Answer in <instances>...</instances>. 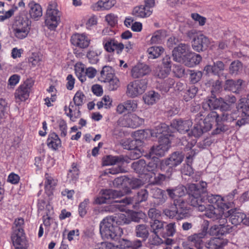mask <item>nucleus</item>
<instances>
[{"label": "nucleus", "mask_w": 249, "mask_h": 249, "mask_svg": "<svg viewBox=\"0 0 249 249\" xmlns=\"http://www.w3.org/2000/svg\"><path fill=\"white\" fill-rule=\"evenodd\" d=\"M154 133H151V129L139 130L135 131L133 136L135 140L127 141V142L131 143V144H135L137 142H141L147 138L151 137V135H154Z\"/></svg>", "instance_id": "obj_31"}, {"label": "nucleus", "mask_w": 249, "mask_h": 249, "mask_svg": "<svg viewBox=\"0 0 249 249\" xmlns=\"http://www.w3.org/2000/svg\"><path fill=\"white\" fill-rule=\"evenodd\" d=\"M166 36V32L164 30H159L155 32L150 39L151 44H160Z\"/></svg>", "instance_id": "obj_47"}, {"label": "nucleus", "mask_w": 249, "mask_h": 249, "mask_svg": "<svg viewBox=\"0 0 249 249\" xmlns=\"http://www.w3.org/2000/svg\"><path fill=\"white\" fill-rule=\"evenodd\" d=\"M114 220L115 224L118 226L130 223V219L128 218V215L123 213H119L115 216H112Z\"/></svg>", "instance_id": "obj_53"}, {"label": "nucleus", "mask_w": 249, "mask_h": 249, "mask_svg": "<svg viewBox=\"0 0 249 249\" xmlns=\"http://www.w3.org/2000/svg\"><path fill=\"white\" fill-rule=\"evenodd\" d=\"M224 213L223 210L216 209L213 205L205 206V215L213 221L219 220L220 224L211 226L208 230L209 222L207 220H203V233L205 232L211 235L221 236L229 233L231 227L229 225H225L227 219L224 218Z\"/></svg>", "instance_id": "obj_1"}, {"label": "nucleus", "mask_w": 249, "mask_h": 249, "mask_svg": "<svg viewBox=\"0 0 249 249\" xmlns=\"http://www.w3.org/2000/svg\"><path fill=\"white\" fill-rule=\"evenodd\" d=\"M228 217H229V220L232 225L237 226L241 223L244 224V219L246 217V214L240 212L239 209H231L224 213V218Z\"/></svg>", "instance_id": "obj_15"}, {"label": "nucleus", "mask_w": 249, "mask_h": 249, "mask_svg": "<svg viewBox=\"0 0 249 249\" xmlns=\"http://www.w3.org/2000/svg\"><path fill=\"white\" fill-rule=\"evenodd\" d=\"M193 123L190 120L175 119L171 123V127L175 128L180 133L188 132L192 127Z\"/></svg>", "instance_id": "obj_21"}, {"label": "nucleus", "mask_w": 249, "mask_h": 249, "mask_svg": "<svg viewBox=\"0 0 249 249\" xmlns=\"http://www.w3.org/2000/svg\"><path fill=\"white\" fill-rule=\"evenodd\" d=\"M150 71V69L147 65L139 64L132 68L131 75L134 78H138L148 74Z\"/></svg>", "instance_id": "obj_28"}, {"label": "nucleus", "mask_w": 249, "mask_h": 249, "mask_svg": "<svg viewBox=\"0 0 249 249\" xmlns=\"http://www.w3.org/2000/svg\"><path fill=\"white\" fill-rule=\"evenodd\" d=\"M152 193L154 198L159 199V203L162 204L165 201L166 196L164 191L159 188H155L152 189Z\"/></svg>", "instance_id": "obj_57"}, {"label": "nucleus", "mask_w": 249, "mask_h": 249, "mask_svg": "<svg viewBox=\"0 0 249 249\" xmlns=\"http://www.w3.org/2000/svg\"><path fill=\"white\" fill-rule=\"evenodd\" d=\"M112 216L105 218L100 224V232L105 239L116 240L121 236L122 229L114 223Z\"/></svg>", "instance_id": "obj_3"}, {"label": "nucleus", "mask_w": 249, "mask_h": 249, "mask_svg": "<svg viewBox=\"0 0 249 249\" xmlns=\"http://www.w3.org/2000/svg\"><path fill=\"white\" fill-rule=\"evenodd\" d=\"M238 116V112H224L221 116H219V118L222 122H231L236 120Z\"/></svg>", "instance_id": "obj_56"}, {"label": "nucleus", "mask_w": 249, "mask_h": 249, "mask_svg": "<svg viewBox=\"0 0 249 249\" xmlns=\"http://www.w3.org/2000/svg\"><path fill=\"white\" fill-rule=\"evenodd\" d=\"M187 241L191 242L197 249L202 248V233H194L187 237Z\"/></svg>", "instance_id": "obj_41"}, {"label": "nucleus", "mask_w": 249, "mask_h": 249, "mask_svg": "<svg viewBox=\"0 0 249 249\" xmlns=\"http://www.w3.org/2000/svg\"><path fill=\"white\" fill-rule=\"evenodd\" d=\"M238 191L236 189L233 190L224 197H222L223 201L222 203V209H228L235 205L236 202L234 200V196L237 194Z\"/></svg>", "instance_id": "obj_30"}, {"label": "nucleus", "mask_w": 249, "mask_h": 249, "mask_svg": "<svg viewBox=\"0 0 249 249\" xmlns=\"http://www.w3.org/2000/svg\"><path fill=\"white\" fill-rule=\"evenodd\" d=\"M176 232V225L175 222L170 223L166 225L162 233L163 238L173 237Z\"/></svg>", "instance_id": "obj_48"}, {"label": "nucleus", "mask_w": 249, "mask_h": 249, "mask_svg": "<svg viewBox=\"0 0 249 249\" xmlns=\"http://www.w3.org/2000/svg\"><path fill=\"white\" fill-rule=\"evenodd\" d=\"M29 13L31 18L38 20L42 16V10L41 6L32 1L29 3Z\"/></svg>", "instance_id": "obj_29"}, {"label": "nucleus", "mask_w": 249, "mask_h": 249, "mask_svg": "<svg viewBox=\"0 0 249 249\" xmlns=\"http://www.w3.org/2000/svg\"><path fill=\"white\" fill-rule=\"evenodd\" d=\"M164 221L155 219L150 222L151 231L154 234H160L161 236L164 230Z\"/></svg>", "instance_id": "obj_40"}, {"label": "nucleus", "mask_w": 249, "mask_h": 249, "mask_svg": "<svg viewBox=\"0 0 249 249\" xmlns=\"http://www.w3.org/2000/svg\"><path fill=\"white\" fill-rule=\"evenodd\" d=\"M31 21L27 18L19 19L13 25V33L16 37L19 39L25 38L30 30Z\"/></svg>", "instance_id": "obj_8"}, {"label": "nucleus", "mask_w": 249, "mask_h": 249, "mask_svg": "<svg viewBox=\"0 0 249 249\" xmlns=\"http://www.w3.org/2000/svg\"><path fill=\"white\" fill-rule=\"evenodd\" d=\"M170 139L168 137L162 138L160 137L159 140V144L156 146H153L150 152V157L154 159V155L162 157L164 156L165 153L168 151L171 145Z\"/></svg>", "instance_id": "obj_10"}, {"label": "nucleus", "mask_w": 249, "mask_h": 249, "mask_svg": "<svg viewBox=\"0 0 249 249\" xmlns=\"http://www.w3.org/2000/svg\"><path fill=\"white\" fill-rule=\"evenodd\" d=\"M132 168L141 176L145 177L146 162L143 160H140L132 163Z\"/></svg>", "instance_id": "obj_43"}, {"label": "nucleus", "mask_w": 249, "mask_h": 249, "mask_svg": "<svg viewBox=\"0 0 249 249\" xmlns=\"http://www.w3.org/2000/svg\"><path fill=\"white\" fill-rule=\"evenodd\" d=\"M38 210H45L46 215L43 217V224L46 227H49L51 225L52 215L53 213V208L50 204H46L43 200H39L38 202Z\"/></svg>", "instance_id": "obj_20"}, {"label": "nucleus", "mask_w": 249, "mask_h": 249, "mask_svg": "<svg viewBox=\"0 0 249 249\" xmlns=\"http://www.w3.org/2000/svg\"><path fill=\"white\" fill-rule=\"evenodd\" d=\"M211 98L209 99L207 101V104L210 109L218 108L220 104L221 98H216V95H212Z\"/></svg>", "instance_id": "obj_61"}, {"label": "nucleus", "mask_w": 249, "mask_h": 249, "mask_svg": "<svg viewBox=\"0 0 249 249\" xmlns=\"http://www.w3.org/2000/svg\"><path fill=\"white\" fill-rule=\"evenodd\" d=\"M242 64L238 61L232 62L230 66V72L231 74L236 75L242 71Z\"/></svg>", "instance_id": "obj_59"}, {"label": "nucleus", "mask_w": 249, "mask_h": 249, "mask_svg": "<svg viewBox=\"0 0 249 249\" xmlns=\"http://www.w3.org/2000/svg\"><path fill=\"white\" fill-rule=\"evenodd\" d=\"M79 170L77 167L72 164L71 168L69 170L68 173V178L69 179V181H74L78 177Z\"/></svg>", "instance_id": "obj_64"}, {"label": "nucleus", "mask_w": 249, "mask_h": 249, "mask_svg": "<svg viewBox=\"0 0 249 249\" xmlns=\"http://www.w3.org/2000/svg\"><path fill=\"white\" fill-rule=\"evenodd\" d=\"M142 98L145 104L148 105H152L159 100V95L155 91H150L145 93L143 96Z\"/></svg>", "instance_id": "obj_46"}, {"label": "nucleus", "mask_w": 249, "mask_h": 249, "mask_svg": "<svg viewBox=\"0 0 249 249\" xmlns=\"http://www.w3.org/2000/svg\"><path fill=\"white\" fill-rule=\"evenodd\" d=\"M135 232L137 237L143 239L147 238L149 235L147 226L144 224L137 225L135 228Z\"/></svg>", "instance_id": "obj_50"}, {"label": "nucleus", "mask_w": 249, "mask_h": 249, "mask_svg": "<svg viewBox=\"0 0 249 249\" xmlns=\"http://www.w3.org/2000/svg\"><path fill=\"white\" fill-rule=\"evenodd\" d=\"M171 176V172H169L167 170L166 175L159 174L156 176V174H155V176H150L149 178H146V181H148V182L151 183L160 184L163 181L165 180L166 178H169Z\"/></svg>", "instance_id": "obj_42"}, {"label": "nucleus", "mask_w": 249, "mask_h": 249, "mask_svg": "<svg viewBox=\"0 0 249 249\" xmlns=\"http://www.w3.org/2000/svg\"><path fill=\"white\" fill-rule=\"evenodd\" d=\"M110 69L108 67H104L101 71V81L104 82H108V88L109 90H115L120 86L119 79L113 77L111 73H108L107 71Z\"/></svg>", "instance_id": "obj_13"}, {"label": "nucleus", "mask_w": 249, "mask_h": 249, "mask_svg": "<svg viewBox=\"0 0 249 249\" xmlns=\"http://www.w3.org/2000/svg\"><path fill=\"white\" fill-rule=\"evenodd\" d=\"M119 245L122 248H129L130 249H138L142 247V243L140 240L131 241L127 239H121L119 241Z\"/></svg>", "instance_id": "obj_38"}, {"label": "nucleus", "mask_w": 249, "mask_h": 249, "mask_svg": "<svg viewBox=\"0 0 249 249\" xmlns=\"http://www.w3.org/2000/svg\"><path fill=\"white\" fill-rule=\"evenodd\" d=\"M123 158L118 156H107L103 160V165L107 166L114 165L122 161Z\"/></svg>", "instance_id": "obj_60"}, {"label": "nucleus", "mask_w": 249, "mask_h": 249, "mask_svg": "<svg viewBox=\"0 0 249 249\" xmlns=\"http://www.w3.org/2000/svg\"><path fill=\"white\" fill-rule=\"evenodd\" d=\"M116 40L110 38H104L103 44L105 49L108 52L111 53L114 51Z\"/></svg>", "instance_id": "obj_58"}, {"label": "nucleus", "mask_w": 249, "mask_h": 249, "mask_svg": "<svg viewBox=\"0 0 249 249\" xmlns=\"http://www.w3.org/2000/svg\"><path fill=\"white\" fill-rule=\"evenodd\" d=\"M85 100V96L80 90L77 91L73 98V102L77 106H82Z\"/></svg>", "instance_id": "obj_63"}, {"label": "nucleus", "mask_w": 249, "mask_h": 249, "mask_svg": "<svg viewBox=\"0 0 249 249\" xmlns=\"http://www.w3.org/2000/svg\"><path fill=\"white\" fill-rule=\"evenodd\" d=\"M185 188L183 186H180L174 189H167V192L168 195L172 198H175L176 196L179 197L181 198V196H183L185 193Z\"/></svg>", "instance_id": "obj_52"}, {"label": "nucleus", "mask_w": 249, "mask_h": 249, "mask_svg": "<svg viewBox=\"0 0 249 249\" xmlns=\"http://www.w3.org/2000/svg\"><path fill=\"white\" fill-rule=\"evenodd\" d=\"M163 213L169 218L173 219L176 217L178 220L186 218L190 215L186 202L182 198L175 199L174 204L163 210Z\"/></svg>", "instance_id": "obj_4"}, {"label": "nucleus", "mask_w": 249, "mask_h": 249, "mask_svg": "<svg viewBox=\"0 0 249 249\" xmlns=\"http://www.w3.org/2000/svg\"><path fill=\"white\" fill-rule=\"evenodd\" d=\"M132 201L133 199L132 198L126 197L112 204L110 206L111 210H108V211L112 212H115L117 210L125 212L128 218L130 219V222L132 221L139 222L144 214L142 213L136 212L127 209V206L132 204Z\"/></svg>", "instance_id": "obj_6"}, {"label": "nucleus", "mask_w": 249, "mask_h": 249, "mask_svg": "<svg viewBox=\"0 0 249 249\" xmlns=\"http://www.w3.org/2000/svg\"><path fill=\"white\" fill-rule=\"evenodd\" d=\"M92 8L94 11H103L110 9L105 0H99L92 5Z\"/></svg>", "instance_id": "obj_62"}, {"label": "nucleus", "mask_w": 249, "mask_h": 249, "mask_svg": "<svg viewBox=\"0 0 249 249\" xmlns=\"http://www.w3.org/2000/svg\"><path fill=\"white\" fill-rule=\"evenodd\" d=\"M201 60V57L199 54L190 52L181 63L189 67H192L198 64Z\"/></svg>", "instance_id": "obj_35"}, {"label": "nucleus", "mask_w": 249, "mask_h": 249, "mask_svg": "<svg viewBox=\"0 0 249 249\" xmlns=\"http://www.w3.org/2000/svg\"><path fill=\"white\" fill-rule=\"evenodd\" d=\"M101 53L102 51L100 49L93 48L89 49L86 55L89 62L92 64L97 63L99 60V56L101 54Z\"/></svg>", "instance_id": "obj_39"}, {"label": "nucleus", "mask_w": 249, "mask_h": 249, "mask_svg": "<svg viewBox=\"0 0 249 249\" xmlns=\"http://www.w3.org/2000/svg\"><path fill=\"white\" fill-rule=\"evenodd\" d=\"M206 183L203 181V184ZM204 186H203V188ZM222 197L218 195L208 194L203 190V203H209V205H215L218 208L222 209Z\"/></svg>", "instance_id": "obj_25"}, {"label": "nucleus", "mask_w": 249, "mask_h": 249, "mask_svg": "<svg viewBox=\"0 0 249 249\" xmlns=\"http://www.w3.org/2000/svg\"><path fill=\"white\" fill-rule=\"evenodd\" d=\"M145 80H136L130 82L126 87V95L131 98H134L142 95L147 88Z\"/></svg>", "instance_id": "obj_7"}, {"label": "nucleus", "mask_w": 249, "mask_h": 249, "mask_svg": "<svg viewBox=\"0 0 249 249\" xmlns=\"http://www.w3.org/2000/svg\"><path fill=\"white\" fill-rule=\"evenodd\" d=\"M201 115L197 116L195 119V124L192 130L193 135L191 136L189 134L186 137L181 139V143L185 146V150L189 151L186 155L187 163L185 164L181 169V173L187 176H191L193 173V169L190 163L193 160V157L196 154V151L192 149V147L196 142V138L200 137L202 135Z\"/></svg>", "instance_id": "obj_2"}, {"label": "nucleus", "mask_w": 249, "mask_h": 249, "mask_svg": "<svg viewBox=\"0 0 249 249\" xmlns=\"http://www.w3.org/2000/svg\"><path fill=\"white\" fill-rule=\"evenodd\" d=\"M151 132L154 133V135H151V137L158 138L159 140L161 137L162 138L168 137L171 139V132L169 130V126L165 124L158 125L155 129L151 130Z\"/></svg>", "instance_id": "obj_23"}, {"label": "nucleus", "mask_w": 249, "mask_h": 249, "mask_svg": "<svg viewBox=\"0 0 249 249\" xmlns=\"http://www.w3.org/2000/svg\"><path fill=\"white\" fill-rule=\"evenodd\" d=\"M11 239L16 249H27V241L24 233H12Z\"/></svg>", "instance_id": "obj_24"}, {"label": "nucleus", "mask_w": 249, "mask_h": 249, "mask_svg": "<svg viewBox=\"0 0 249 249\" xmlns=\"http://www.w3.org/2000/svg\"><path fill=\"white\" fill-rule=\"evenodd\" d=\"M24 220L22 218H17L15 220L13 226V233H24L23 225Z\"/></svg>", "instance_id": "obj_54"}, {"label": "nucleus", "mask_w": 249, "mask_h": 249, "mask_svg": "<svg viewBox=\"0 0 249 249\" xmlns=\"http://www.w3.org/2000/svg\"><path fill=\"white\" fill-rule=\"evenodd\" d=\"M75 73L78 79L83 83L86 80L85 66L81 63H77L74 67Z\"/></svg>", "instance_id": "obj_45"}, {"label": "nucleus", "mask_w": 249, "mask_h": 249, "mask_svg": "<svg viewBox=\"0 0 249 249\" xmlns=\"http://www.w3.org/2000/svg\"><path fill=\"white\" fill-rule=\"evenodd\" d=\"M47 145L53 150H56L61 146V141L57 135L55 133H52L48 136Z\"/></svg>", "instance_id": "obj_33"}, {"label": "nucleus", "mask_w": 249, "mask_h": 249, "mask_svg": "<svg viewBox=\"0 0 249 249\" xmlns=\"http://www.w3.org/2000/svg\"><path fill=\"white\" fill-rule=\"evenodd\" d=\"M125 142H124L123 143V145L125 149L131 150L129 154L130 158L131 159L135 160L141 157L142 152L139 148L136 147H133V144H131V143L129 142H128L129 144L128 145H127V144H124Z\"/></svg>", "instance_id": "obj_49"}, {"label": "nucleus", "mask_w": 249, "mask_h": 249, "mask_svg": "<svg viewBox=\"0 0 249 249\" xmlns=\"http://www.w3.org/2000/svg\"><path fill=\"white\" fill-rule=\"evenodd\" d=\"M152 11V10L146 9L143 5H140L134 8L132 15L136 17L144 18L149 17Z\"/></svg>", "instance_id": "obj_37"}, {"label": "nucleus", "mask_w": 249, "mask_h": 249, "mask_svg": "<svg viewBox=\"0 0 249 249\" xmlns=\"http://www.w3.org/2000/svg\"><path fill=\"white\" fill-rule=\"evenodd\" d=\"M219 122V116L216 112L212 111L209 113L203 120V132L211 130L214 123Z\"/></svg>", "instance_id": "obj_26"}, {"label": "nucleus", "mask_w": 249, "mask_h": 249, "mask_svg": "<svg viewBox=\"0 0 249 249\" xmlns=\"http://www.w3.org/2000/svg\"><path fill=\"white\" fill-rule=\"evenodd\" d=\"M101 196L95 199L96 204L106 203L111 199L117 198L122 195L120 192L112 190H103L101 191Z\"/></svg>", "instance_id": "obj_17"}, {"label": "nucleus", "mask_w": 249, "mask_h": 249, "mask_svg": "<svg viewBox=\"0 0 249 249\" xmlns=\"http://www.w3.org/2000/svg\"><path fill=\"white\" fill-rule=\"evenodd\" d=\"M144 122V119L134 113H127L118 121L119 125L124 127L136 128Z\"/></svg>", "instance_id": "obj_9"}, {"label": "nucleus", "mask_w": 249, "mask_h": 249, "mask_svg": "<svg viewBox=\"0 0 249 249\" xmlns=\"http://www.w3.org/2000/svg\"><path fill=\"white\" fill-rule=\"evenodd\" d=\"M184 155L178 152H175L170 156L161 162L162 165L169 166L168 170L171 172L173 167H176L181 163L183 160Z\"/></svg>", "instance_id": "obj_19"}, {"label": "nucleus", "mask_w": 249, "mask_h": 249, "mask_svg": "<svg viewBox=\"0 0 249 249\" xmlns=\"http://www.w3.org/2000/svg\"><path fill=\"white\" fill-rule=\"evenodd\" d=\"M159 162L158 159L156 158L149 161L147 164H146V178H149L150 176L155 175L158 171V166Z\"/></svg>", "instance_id": "obj_36"}, {"label": "nucleus", "mask_w": 249, "mask_h": 249, "mask_svg": "<svg viewBox=\"0 0 249 249\" xmlns=\"http://www.w3.org/2000/svg\"><path fill=\"white\" fill-rule=\"evenodd\" d=\"M164 51L163 48L161 46L150 47L147 50L148 58L150 59L157 58L160 56Z\"/></svg>", "instance_id": "obj_44"}, {"label": "nucleus", "mask_w": 249, "mask_h": 249, "mask_svg": "<svg viewBox=\"0 0 249 249\" xmlns=\"http://www.w3.org/2000/svg\"><path fill=\"white\" fill-rule=\"evenodd\" d=\"M33 85V81L27 79L16 89L15 93L16 102L25 101L28 98Z\"/></svg>", "instance_id": "obj_12"}, {"label": "nucleus", "mask_w": 249, "mask_h": 249, "mask_svg": "<svg viewBox=\"0 0 249 249\" xmlns=\"http://www.w3.org/2000/svg\"><path fill=\"white\" fill-rule=\"evenodd\" d=\"M138 107V101L136 100H128L119 104L116 107L118 113L122 114L127 111V113L136 112Z\"/></svg>", "instance_id": "obj_16"}, {"label": "nucleus", "mask_w": 249, "mask_h": 249, "mask_svg": "<svg viewBox=\"0 0 249 249\" xmlns=\"http://www.w3.org/2000/svg\"><path fill=\"white\" fill-rule=\"evenodd\" d=\"M91 40L89 36L85 33H75L71 38V42L74 46L79 49L87 48L90 43Z\"/></svg>", "instance_id": "obj_14"}, {"label": "nucleus", "mask_w": 249, "mask_h": 249, "mask_svg": "<svg viewBox=\"0 0 249 249\" xmlns=\"http://www.w3.org/2000/svg\"><path fill=\"white\" fill-rule=\"evenodd\" d=\"M61 12L55 1L49 2L47 8L45 24L51 30H54L60 22Z\"/></svg>", "instance_id": "obj_5"}, {"label": "nucleus", "mask_w": 249, "mask_h": 249, "mask_svg": "<svg viewBox=\"0 0 249 249\" xmlns=\"http://www.w3.org/2000/svg\"><path fill=\"white\" fill-rule=\"evenodd\" d=\"M79 107L80 106L75 105L74 102H71L69 107L65 106L64 107L66 114L73 122H75L77 118L80 117Z\"/></svg>", "instance_id": "obj_27"}, {"label": "nucleus", "mask_w": 249, "mask_h": 249, "mask_svg": "<svg viewBox=\"0 0 249 249\" xmlns=\"http://www.w3.org/2000/svg\"><path fill=\"white\" fill-rule=\"evenodd\" d=\"M188 34L193 39V48L198 52L202 51V32L194 29L189 32Z\"/></svg>", "instance_id": "obj_22"}, {"label": "nucleus", "mask_w": 249, "mask_h": 249, "mask_svg": "<svg viewBox=\"0 0 249 249\" xmlns=\"http://www.w3.org/2000/svg\"><path fill=\"white\" fill-rule=\"evenodd\" d=\"M28 61L31 67H38L42 61V56L37 53H32L28 58Z\"/></svg>", "instance_id": "obj_51"}, {"label": "nucleus", "mask_w": 249, "mask_h": 249, "mask_svg": "<svg viewBox=\"0 0 249 249\" xmlns=\"http://www.w3.org/2000/svg\"><path fill=\"white\" fill-rule=\"evenodd\" d=\"M227 243L228 240L226 239L220 237L213 238L208 243H206L205 247L209 249H219L223 248L227 245Z\"/></svg>", "instance_id": "obj_32"}, {"label": "nucleus", "mask_w": 249, "mask_h": 249, "mask_svg": "<svg viewBox=\"0 0 249 249\" xmlns=\"http://www.w3.org/2000/svg\"><path fill=\"white\" fill-rule=\"evenodd\" d=\"M190 195V203L194 207L198 208L199 211H202V188H198L195 184H192L189 187Z\"/></svg>", "instance_id": "obj_11"}, {"label": "nucleus", "mask_w": 249, "mask_h": 249, "mask_svg": "<svg viewBox=\"0 0 249 249\" xmlns=\"http://www.w3.org/2000/svg\"><path fill=\"white\" fill-rule=\"evenodd\" d=\"M45 177V188L46 190H53L57 184V180L50 176L48 174H46Z\"/></svg>", "instance_id": "obj_55"}, {"label": "nucleus", "mask_w": 249, "mask_h": 249, "mask_svg": "<svg viewBox=\"0 0 249 249\" xmlns=\"http://www.w3.org/2000/svg\"><path fill=\"white\" fill-rule=\"evenodd\" d=\"M190 53V47L188 45L180 44L174 49L173 56L174 60L181 63Z\"/></svg>", "instance_id": "obj_18"}, {"label": "nucleus", "mask_w": 249, "mask_h": 249, "mask_svg": "<svg viewBox=\"0 0 249 249\" xmlns=\"http://www.w3.org/2000/svg\"><path fill=\"white\" fill-rule=\"evenodd\" d=\"M243 81L238 79L236 81L231 79L227 80L226 81L224 88L226 90H228L234 93H239L241 89V86Z\"/></svg>", "instance_id": "obj_34"}]
</instances>
